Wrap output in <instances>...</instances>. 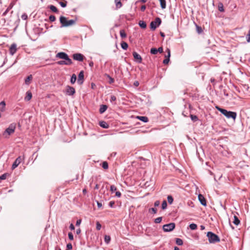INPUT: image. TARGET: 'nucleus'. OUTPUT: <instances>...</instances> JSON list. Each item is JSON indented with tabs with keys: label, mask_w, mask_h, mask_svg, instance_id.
Wrapping results in <instances>:
<instances>
[{
	"label": "nucleus",
	"mask_w": 250,
	"mask_h": 250,
	"mask_svg": "<svg viewBox=\"0 0 250 250\" xmlns=\"http://www.w3.org/2000/svg\"><path fill=\"white\" fill-rule=\"evenodd\" d=\"M72 249V245L71 243H68L66 245V249L71 250Z\"/></svg>",
	"instance_id": "5fc2aeb1"
},
{
	"label": "nucleus",
	"mask_w": 250,
	"mask_h": 250,
	"mask_svg": "<svg viewBox=\"0 0 250 250\" xmlns=\"http://www.w3.org/2000/svg\"><path fill=\"white\" fill-rule=\"evenodd\" d=\"M21 18L23 20H27L28 16L26 14L24 13L21 15Z\"/></svg>",
	"instance_id": "603ef678"
},
{
	"label": "nucleus",
	"mask_w": 250,
	"mask_h": 250,
	"mask_svg": "<svg viewBox=\"0 0 250 250\" xmlns=\"http://www.w3.org/2000/svg\"><path fill=\"white\" fill-rule=\"evenodd\" d=\"M175 241H176V244L179 246H182L183 244V241L180 238H176Z\"/></svg>",
	"instance_id": "7c9ffc66"
},
{
	"label": "nucleus",
	"mask_w": 250,
	"mask_h": 250,
	"mask_svg": "<svg viewBox=\"0 0 250 250\" xmlns=\"http://www.w3.org/2000/svg\"><path fill=\"white\" fill-rule=\"evenodd\" d=\"M72 58L74 60L83 62L84 60V56L81 53H75L73 54Z\"/></svg>",
	"instance_id": "6e6552de"
},
{
	"label": "nucleus",
	"mask_w": 250,
	"mask_h": 250,
	"mask_svg": "<svg viewBox=\"0 0 250 250\" xmlns=\"http://www.w3.org/2000/svg\"><path fill=\"white\" fill-rule=\"evenodd\" d=\"M163 52V48L162 47H159L157 49V52H159L160 53H162Z\"/></svg>",
	"instance_id": "13d9d810"
},
{
	"label": "nucleus",
	"mask_w": 250,
	"mask_h": 250,
	"mask_svg": "<svg viewBox=\"0 0 250 250\" xmlns=\"http://www.w3.org/2000/svg\"><path fill=\"white\" fill-rule=\"evenodd\" d=\"M116 97L114 95H111L110 97V101L111 103H113L116 101Z\"/></svg>",
	"instance_id": "de8ad7c7"
},
{
	"label": "nucleus",
	"mask_w": 250,
	"mask_h": 250,
	"mask_svg": "<svg viewBox=\"0 0 250 250\" xmlns=\"http://www.w3.org/2000/svg\"><path fill=\"white\" fill-rule=\"evenodd\" d=\"M190 117L191 118V120L193 121L194 122L197 121L198 120V118L196 115L190 114Z\"/></svg>",
	"instance_id": "473e14b6"
},
{
	"label": "nucleus",
	"mask_w": 250,
	"mask_h": 250,
	"mask_svg": "<svg viewBox=\"0 0 250 250\" xmlns=\"http://www.w3.org/2000/svg\"><path fill=\"white\" fill-rule=\"evenodd\" d=\"M167 55L165 56L166 59L163 61V63L164 64H167L169 62V58L170 57V50L169 49L167 48Z\"/></svg>",
	"instance_id": "f8f14e48"
},
{
	"label": "nucleus",
	"mask_w": 250,
	"mask_h": 250,
	"mask_svg": "<svg viewBox=\"0 0 250 250\" xmlns=\"http://www.w3.org/2000/svg\"><path fill=\"white\" fill-rule=\"evenodd\" d=\"M77 21V19L67 20V18L64 16L60 17V21L61 23V27H68L74 24Z\"/></svg>",
	"instance_id": "f03ea898"
},
{
	"label": "nucleus",
	"mask_w": 250,
	"mask_h": 250,
	"mask_svg": "<svg viewBox=\"0 0 250 250\" xmlns=\"http://www.w3.org/2000/svg\"><path fill=\"white\" fill-rule=\"evenodd\" d=\"M207 236L210 243H215L220 241L219 237L212 232L208 231L207 233Z\"/></svg>",
	"instance_id": "7ed1b4c3"
},
{
	"label": "nucleus",
	"mask_w": 250,
	"mask_h": 250,
	"mask_svg": "<svg viewBox=\"0 0 250 250\" xmlns=\"http://www.w3.org/2000/svg\"><path fill=\"white\" fill-rule=\"evenodd\" d=\"M81 219H79V220H78L77 221H76V226H78L80 225V224L81 223Z\"/></svg>",
	"instance_id": "e2e57ef3"
},
{
	"label": "nucleus",
	"mask_w": 250,
	"mask_h": 250,
	"mask_svg": "<svg viewBox=\"0 0 250 250\" xmlns=\"http://www.w3.org/2000/svg\"><path fill=\"white\" fill-rule=\"evenodd\" d=\"M154 21L155 22V23L157 25V26H159L161 24L162 22L161 19L159 17H157Z\"/></svg>",
	"instance_id": "2f4dec72"
},
{
	"label": "nucleus",
	"mask_w": 250,
	"mask_h": 250,
	"mask_svg": "<svg viewBox=\"0 0 250 250\" xmlns=\"http://www.w3.org/2000/svg\"><path fill=\"white\" fill-rule=\"evenodd\" d=\"M157 25L154 21H152L150 23V28L152 30H155L157 28Z\"/></svg>",
	"instance_id": "412c9836"
},
{
	"label": "nucleus",
	"mask_w": 250,
	"mask_h": 250,
	"mask_svg": "<svg viewBox=\"0 0 250 250\" xmlns=\"http://www.w3.org/2000/svg\"><path fill=\"white\" fill-rule=\"evenodd\" d=\"M49 21L51 22H53L56 20V17L54 15H50L49 17Z\"/></svg>",
	"instance_id": "a18cd8bd"
},
{
	"label": "nucleus",
	"mask_w": 250,
	"mask_h": 250,
	"mask_svg": "<svg viewBox=\"0 0 250 250\" xmlns=\"http://www.w3.org/2000/svg\"><path fill=\"white\" fill-rule=\"evenodd\" d=\"M23 159L24 156H19L13 163L12 166V169H14L15 168H16L19 165V164H21V163Z\"/></svg>",
	"instance_id": "0eeeda50"
},
{
	"label": "nucleus",
	"mask_w": 250,
	"mask_h": 250,
	"mask_svg": "<svg viewBox=\"0 0 250 250\" xmlns=\"http://www.w3.org/2000/svg\"><path fill=\"white\" fill-rule=\"evenodd\" d=\"M160 205V201L158 200L154 202V205L155 207H158Z\"/></svg>",
	"instance_id": "bf43d9fd"
},
{
	"label": "nucleus",
	"mask_w": 250,
	"mask_h": 250,
	"mask_svg": "<svg viewBox=\"0 0 250 250\" xmlns=\"http://www.w3.org/2000/svg\"><path fill=\"white\" fill-rule=\"evenodd\" d=\"M110 191L113 192L117 190V188L114 185H111L110 187Z\"/></svg>",
	"instance_id": "09e8293b"
},
{
	"label": "nucleus",
	"mask_w": 250,
	"mask_h": 250,
	"mask_svg": "<svg viewBox=\"0 0 250 250\" xmlns=\"http://www.w3.org/2000/svg\"><path fill=\"white\" fill-rule=\"evenodd\" d=\"M115 204V202L114 201H110L109 203V206L110 207V208H113L114 207V205Z\"/></svg>",
	"instance_id": "6e6d98bb"
},
{
	"label": "nucleus",
	"mask_w": 250,
	"mask_h": 250,
	"mask_svg": "<svg viewBox=\"0 0 250 250\" xmlns=\"http://www.w3.org/2000/svg\"><path fill=\"white\" fill-rule=\"evenodd\" d=\"M139 26L143 28V29H145L146 28V23L144 21H140L139 22Z\"/></svg>",
	"instance_id": "cd10ccee"
},
{
	"label": "nucleus",
	"mask_w": 250,
	"mask_h": 250,
	"mask_svg": "<svg viewBox=\"0 0 250 250\" xmlns=\"http://www.w3.org/2000/svg\"><path fill=\"white\" fill-rule=\"evenodd\" d=\"M56 58H60L61 59H63V60L67 61V62L69 60H71V59H70L69 58L68 55L66 53L63 52H60L56 54Z\"/></svg>",
	"instance_id": "39448f33"
},
{
	"label": "nucleus",
	"mask_w": 250,
	"mask_h": 250,
	"mask_svg": "<svg viewBox=\"0 0 250 250\" xmlns=\"http://www.w3.org/2000/svg\"><path fill=\"white\" fill-rule=\"evenodd\" d=\"M16 128V125L14 124H11L9 125V127L6 129L5 130L3 135L5 133H7L8 135H11L12 133H14Z\"/></svg>",
	"instance_id": "423d86ee"
},
{
	"label": "nucleus",
	"mask_w": 250,
	"mask_h": 250,
	"mask_svg": "<svg viewBox=\"0 0 250 250\" xmlns=\"http://www.w3.org/2000/svg\"><path fill=\"white\" fill-rule=\"evenodd\" d=\"M93 65H94V63L92 61H90L89 62V65L90 66V67H93Z\"/></svg>",
	"instance_id": "338daca9"
},
{
	"label": "nucleus",
	"mask_w": 250,
	"mask_h": 250,
	"mask_svg": "<svg viewBox=\"0 0 250 250\" xmlns=\"http://www.w3.org/2000/svg\"><path fill=\"white\" fill-rule=\"evenodd\" d=\"M68 238L70 240H73L74 239V237H73V234L72 232H69L68 234Z\"/></svg>",
	"instance_id": "8fccbe9b"
},
{
	"label": "nucleus",
	"mask_w": 250,
	"mask_h": 250,
	"mask_svg": "<svg viewBox=\"0 0 250 250\" xmlns=\"http://www.w3.org/2000/svg\"><path fill=\"white\" fill-rule=\"evenodd\" d=\"M218 10L220 12H223L224 11V6L222 3L219 2L218 3Z\"/></svg>",
	"instance_id": "c756f323"
},
{
	"label": "nucleus",
	"mask_w": 250,
	"mask_h": 250,
	"mask_svg": "<svg viewBox=\"0 0 250 250\" xmlns=\"http://www.w3.org/2000/svg\"><path fill=\"white\" fill-rule=\"evenodd\" d=\"M114 2L116 5V9H118L121 8L123 6V4L121 2V0H115Z\"/></svg>",
	"instance_id": "f3484780"
},
{
	"label": "nucleus",
	"mask_w": 250,
	"mask_h": 250,
	"mask_svg": "<svg viewBox=\"0 0 250 250\" xmlns=\"http://www.w3.org/2000/svg\"><path fill=\"white\" fill-rule=\"evenodd\" d=\"M110 236L106 235L104 236V240L106 244H108L110 241Z\"/></svg>",
	"instance_id": "f704fd0d"
},
{
	"label": "nucleus",
	"mask_w": 250,
	"mask_h": 250,
	"mask_svg": "<svg viewBox=\"0 0 250 250\" xmlns=\"http://www.w3.org/2000/svg\"><path fill=\"white\" fill-rule=\"evenodd\" d=\"M107 108V106L106 105L102 104L100 106V108L99 109V112L101 114H102L106 111Z\"/></svg>",
	"instance_id": "a211bd4d"
},
{
	"label": "nucleus",
	"mask_w": 250,
	"mask_h": 250,
	"mask_svg": "<svg viewBox=\"0 0 250 250\" xmlns=\"http://www.w3.org/2000/svg\"><path fill=\"white\" fill-rule=\"evenodd\" d=\"M157 209L156 208H152L149 209V212L152 213L153 214H156L157 213Z\"/></svg>",
	"instance_id": "79ce46f5"
},
{
	"label": "nucleus",
	"mask_w": 250,
	"mask_h": 250,
	"mask_svg": "<svg viewBox=\"0 0 250 250\" xmlns=\"http://www.w3.org/2000/svg\"><path fill=\"white\" fill-rule=\"evenodd\" d=\"M102 167L104 169H107L108 168V163L106 161H104L102 164Z\"/></svg>",
	"instance_id": "72a5a7b5"
},
{
	"label": "nucleus",
	"mask_w": 250,
	"mask_h": 250,
	"mask_svg": "<svg viewBox=\"0 0 250 250\" xmlns=\"http://www.w3.org/2000/svg\"><path fill=\"white\" fill-rule=\"evenodd\" d=\"M49 8L52 12L54 13H57L59 12V10H58L57 7L53 5H49Z\"/></svg>",
	"instance_id": "4be33fe9"
},
{
	"label": "nucleus",
	"mask_w": 250,
	"mask_h": 250,
	"mask_svg": "<svg viewBox=\"0 0 250 250\" xmlns=\"http://www.w3.org/2000/svg\"><path fill=\"white\" fill-rule=\"evenodd\" d=\"M102 226L99 222H97L96 223V229L98 230H100L101 229Z\"/></svg>",
	"instance_id": "3c124183"
},
{
	"label": "nucleus",
	"mask_w": 250,
	"mask_h": 250,
	"mask_svg": "<svg viewBox=\"0 0 250 250\" xmlns=\"http://www.w3.org/2000/svg\"><path fill=\"white\" fill-rule=\"evenodd\" d=\"M67 3V1L65 0H63V1L59 2V4L63 8H64L66 6Z\"/></svg>",
	"instance_id": "a19ab883"
},
{
	"label": "nucleus",
	"mask_w": 250,
	"mask_h": 250,
	"mask_svg": "<svg viewBox=\"0 0 250 250\" xmlns=\"http://www.w3.org/2000/svg\"><path fill=\"white\" fill-rule=\"evenodd\" d=\"M247 41L248 42H250V29L249 30V33L246 37Z\"/></svg>",
	"instance_id": "864d4df0"
},
{
	"label": "nucleus",
	"mask_w": 250,
	"mask_h": 250,
	"mask_svg": "<svg viewBox=\"0 0 250 250\" xmlns=\"http://www.w3.org/2000/svg\"><path fill=\"white\" fill-rule=\"evenodd\" d=\"M139 84V83L138 81H135L134 83V85L135 86H138Z\"/></svg>",
	"instance_id": "69168bd1"
},
{
	"label": "nucleus",
	"mask_w": 250,
	"mask_h": 250,
	"mask_svg": "<svg viewBox=\"0 0 250 250\" xmlns=\"http://www.w3.org/2000/svg\"><path fill=\"white\" fill-rule=\"evenodd\" d=\"M32 79V76L31 75L28 76L25 79V83L26 84H28V82Z\"/></svg>",
	"instance_id": "ea45409f"
},
{
	"label": "nucleus",
	"mask_w": 250,
	"mask_h": 250,
	"mask_svg": "<svg viewBox=\"0 0 250 250\" xmlns=\"http://www.w3.org/2000/svg\"><path fill=\"white\" fill-rule=\"evenodd\" d=\"M32 97V93L30 91H28L26 93V96L24 98V100L26 101H29L31 99Z\"/></svg>",
	"instance_id": "dca6fc26"
},
{
	"label": "nucleus",
	"mask_w": 250,
	"mask_h": 250,
	"mask_svg": "<svg viewBox=\"0 0 250 250\" xmlns=\"http://www.w3.org/2000/svg\"><path fill=\"white\" fill-rule=\"evenodd\" d=\"M120 34L121 37L123 39L126 38L127 36L126 34L125 33V30L123 29L120 30Z\"/></svg>",
	"instance_id": "c85d7f7f"
},
{
	"label": "nucleus",
	"mask_w": 250,
	"mask_h": 250,
	"mask_svg": "<svg viewBox=\"0 0 250 250\" xmlns=\"http://www.w3.org/2000/svg\"><path fill=\"white\" fill-rule=\"evenodd\" d=\"M233 218H234V220L233 221V223L234 225H235L236 226H238L240 224V222L239 219L236 215H234Z\"/></svg>",
	"instance_id": "5701e85b"
},
{
	"label": "nucleus",
	"mask_w": 250,
	"mask_h": 250,
	"mask_svg": "<svg viewBox=\"0 0 250 250\" xmlns=\"http://www.w3.org/2000/svg\"><path fill=\"white\" fill-rule=\"evenodd\" d=\"M84 80V72L83 71H80L78 75V83L79 84L83 83Z\"/></svg>",
	"instance_id": "9b49d317"
},
{
	"label": "nucleus",
	"mask_w": 250,
	"mask_h": 250,
	"mask_svg": "<svg viewBox=\"0 0 250 250\" xmlns=\"http://www.w3.org/2000/svg\"><path fill=\"white\" fill-rule=\"evenodd\" d=\"M57 64L58 65H70L73 63L72 60H69L68 62L66 60H62L58 61Z\"/></svg>",
	"instance_id": "9d476101"
},
{
	"label": "nucleus",
	"mask_w": 250,
	"mask_h": 250,
	"mask_svg": "<svg viewBox=\"0 0 250 250\" xmlns=\"http://www.w3.org/2000/svg\"><path fill=\"white\" fill-rule=\"evenodd\" d=\"M146 5H142V6L141 7V10L142 11H144L146 10Z\"/></svg>",
	"instance_id": "0e129e2a"
},
{
	"label": "nucleus",
	"mask_w": 250,
	"mask_h": 250,
	"mask_svg": "<svg viewBox=\"0 0 250 250\" xmlns=\"http://www.w3.org/2000/svg\"><path fill=\"white\" fill-rule=\"evenodd\" d=\"M175 228V224L174 223L164 225L163 229L165 232H170L173 230Z\"/></svg>",
	"instance_id": "20e7f679"
},
{
	"label": "nucleus",
	"mask_w": 250,
	"mask_h": 250,
	"mask_svg": "<svg viewBox=\"0 0 250 250\" xmlns=\"http://www.w3.org/2000/svg\"><path fill=\"white\" fill-rule=\"evenodd\" d=\"M7 175L8 173H5L0 176V182H1V180H5L6 178Z\"/></svg>",
	"instance_id": "37998d69"
},
{
	"label": "nucleus",
	"mask_w": 250,
	"mask_h": 250,
	"mask_svg": "<svg viewBox=\"0 0 250 250\" xmlns=\"http://www.w3.org/2000/svg\"><path fill=\"white\" fill-rule=\"evenodd\" d=\"M5 103L4 101H2L0 103V110L4 111L5 109Z\"/></svg>",
	"instance_id": "b1692460"
},
{
	"label": "nucleus",
	"mask_w": 250,
	"mask_h": 250,
	"mask_svg": "<svg viewBox=\"0 0 250 250\" xmlns=\"http://www.w3.org/2000/svg\"><path fill=\"white\" fill-rule=\"evenodd\" d=\"M150 52L151 54L155 55L157 54V49L156 48H152L150 49Z\"/></svg>",
	"instance_id": "4c0bfd02"
},
{
	"label": "nucleus",
	"mask_w": 250,
	"mask_h": 250,
	"mask_svg": "<svg viewBox=\"0 0 250 250\" xmlns=\"http://www.w3.org/2000/svg\"><path fill=\"white\" fill-rule=\"evenodd\" d=\"M198 199L200 203L204 206H207L206 200L204 196L201 194L198 195Z\"/></svg>",
	"instance_id": "4468645a"
},
{
	"label": "nucleus",
	"mask_w": 250,
	"mask_h": 250,
	"mask_svg": "<svg viewBox=\"0 0 250 250\" xmlns=\"http://www.w3.org/2000/svg\"><path fill=\"white\" fill-rule=\"evenodd\" d=\"M99 125L104 128H108L109 127L108 124L105 121L100 122Z\"/></svg>",
	"instance_id": "6ab92c4d"
},
{
	"label": "nucleus",
	"mask_w": 250,
	"mask_h": 250,
	"mask_svg": "<svg viewBox=\"0 0 250 250\" xmlns=\"http://www.w3.org/2000/svg\"><path fill=\"white\" fill-rule=\"evenodd\" d=\"M189 227L191 230H195L197 228V226L194 223H192L189 225Z\"/></svg>",
	"instance_id": "c9c22d12"
},
{
	"label": "nucleus",
	"mask_w": 250,
	"mask_h": 250,
	"mask_svg": "<svg viewBox=\"0 0 250 250\" xmlns=\"http://www.w3.org/2000/svg\"><path fill=\"white\" fill-rule=\"evenodd\" d=\"M17 51V45L15 43H13L11 44L10 48L9 51L11 55H13Z\"/></svg>",
	"instance_id": "2eb2a0df"
},
{
	"label": "nucleus",
	"mask_w": 250,
	"mask_h": 250,
	"mask_svg": "<svg viewBox=\"0 0 250 250\" xmlns=\"http://www.w3.org/2000/svg\"><path fill=\"white\" fill-rule=\"evenodd\" d=\"M162 220V217H158L157 218H156L155 220H154V222L156 224H159V223H160L161 222Z\"/></svg>",
	"instance_id": "c03bdc74"
},
{
	"label": "nucleus",
	"mask_w": 250,
	"mask_h": 250,
	"mask_svg": "<svg viewBox=\"0 0 250 250\" xmlns=\"http://www.w3.org/2000/svg\"><path fill=\"white\" fill-rule=\"evenodd\" d=\"M136 118L144 123H147L148 121V119L146 116H138L136 117Z\"/></svg>",
	"instance_id": "aec40b11"
},
{
	"label": "nucleus",
	"mask_w": 250,
	"mask_h": 250,
	"mask_svg": "<svg viewBox=\"0 0 250 250\" xmlns=\"http://www.w3.org/2000/svg\"><path fill=\"white\" fill-rule=\"evenodd\" d=\"M69 228L71 230H73L75 229V227L73 225V224H71L70 226H69Z\"/></svg>",
	"instance_id": "680f3d73"
},
{
	"label": "nucleus",
	"mask_w": 250,
	"mask_h": 250,
	"mask_svg": "<svg viewBox=\"0 0 250 250\" xmlns=\"http://www.w3.org/2000/svg\"><path fill=\"white\" fill-rule=\"evenodd\" d=\"M75 89L73 87L70 86H67L65 93L69 96H72L75 93Z\"/></svg>",
	"instance_id": "1a4fd4ad"
},
{
	"label": "nucleus",
	"mask_w": 250,
	"mask_h": 250,
	"mask_svg": "<svg viewBox=\"0 0 250 250\" xmlns=\"http://www.w3.org/2000/svg\"><path fill=\"white\" fill-rule=\"evenodd\" d=\"M216 108L223 114L228 119H232L235 120L237 117V113L234 111H228L225 109L222 108L219 106H216Z\"/></svg>",
	"instance_id": "f257e3e1"
},
{
	"label": "nucleus",
	"mask_w": 250,
	"mask_h": 250,
	"mask_svg": "<svg viewBox=\"0 0 250 250\" xmlns=\"http://www.w3.org/2000/svg\"><path fill=\"white\" fill-rule=\"evenodd\" d=\"M167 202H168V203L169 204H171L172 203H173V198L172 197V196L171 195H168L167 196Z\"/></svg>",
	"instance_id": "58836bf2"
},
{
	"label": "nucleus",
	"mask_w": 250,
	"mask_h": 250,
	"mask_svg": "<svg viewBox=\"0 0 250 250\" xmlns=\"http://www.w3.org/2000/svg\"><path fill=\"white\" fill-rule=\"evenodd\" d=\"M97 206L98 208H101L102 206V204L101 203L97 202Z\"/></svg>",
	"instance_id": "774afa93"
},
{
	"label": "nucleus",
	"mask_w": 250,
	"mask_h": 250,
	"mask_svg": "<svg viewBox=\"0 0 250 250\" xmlns=\"http://www.w3.org/2000/svg\"><path fill=\"white\" fill-rule=\"evenodd\" d=\"M197 32L200 34L203 32V30L201 27L196 25Z\"/></svg>",
	"instance_id": "49530a36"
},
{
	"label": "nucleus",
	"mask_w": 250,
	"mask_h": 250,
	"mask_svg": "<svg viewBox=\"0 0 250 250\" xmlns=\"http://www.w3.org/2000/svg\"><path fill=\"white\" fill-rule=\"evenodd\" d=\"M167 202L166 200H164L162 204V209H165L167 208Z\"/></svg>",
	"instance_id": "e433bc0d"
},
{
	"label": "nucleus",
	"mask_w": 250,
	"mask_h": 250,
	"mask_svg": "<svg viewBox=\"0 0 250 250\" xmlns=\"http://www.w3.org/2000/svg\"><path fill=\"white\" fill-rule=\"evenodd\" d=\"M133 56L134 58L137 61L138 63H141L142 61V58L141 56L138 54L136 52H133Z\"/></svg>",
	"instance_id": "ddd939ff"
},
{
	"label": "nucleus",
	"mask_w": 250,
	"mask_h": 250,
	"mask_svg": "<svg viewBox=\"0 0 250 250\" xmlns=\"http://www.w3.org/2000/svg\"><path fill=\"white\" fill-rule=\"evenodd\" d=\"M121 47L124 50H126L128 47V44L125 42H122L121 43Z\"/></svg>",
	"instance_id": "393cba45"
},
{
	"label": "nucleus",
	"mask_w": 250,
	"mask_h": 250,
	"mask_svg": "<svg viewBox=\"0 0 250 250\" xmlns=\"http://www.w3.org/2000/svg\"><path fill=\"white\" fill-rule=\"evenodd\" d=\"M160 2V5L162 9H165L166 7V0H159Z\"/></svg>",
	"instance_id": "a878e982"
},
{
	"label": "nucleus",
	"mask_w": 250,
	"mask_h": 250,
	"mask_svg": "<svg viewBox=\"0 0 250 250\" xmlns=\"http://www.w3.org/2000/svg\"><path fill=\"white\" fill-rule=\"evenodd\" d=\"M77 80L76 75L75 74H72L70 79V82L72 84H74Z\"/></svg>",
	"instance_id": "bb28decb"
},
{
	"label": "nucleus",
	"mask_w": 250,
	"mask_h": 250,
	"mask_svg": "<svg viewBox=\"0 0 250 250\" xmlns=\"http://www.w3.org/2000/svg\"><path fill=\"white\" fill-rule=\"evenodd\" d=\"M115 196L119 198L121 196V193L119 191H116L115 193Z\"/></svg>",
	"instance_id": "4d7b16f0"
},
{
	"label": "nucleus",
	"mask_w": 250,
	"mask_h": 250,
	"mask_svg": "<svg viewBox=\"0 0 250 250\" xmlns=\"http://www.w3.org/2000/svg\"><path fill=\"white\" fill-rule=\"evenodd\" d=\"M109 83L110 84H112V83H114V79H113V78H112L111 77H110L109 78Z\"/></svg>",
	"instance_id": "052dcab7"
}]
</instances>
